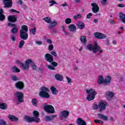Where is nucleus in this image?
Wrapping results in <instances>:
<instances>
[{"label":"nucleus","instance_id":"nucleus-62","mask_svg":"<svg viewBox=\"0 0 125 125\" xmlns=\"http://www.w3.org/2000/svg\"><path fill=\"white\" fill-rule=\"evenodd\" d=\"M62 5L64 7L65 6H68V4L65 2L63 4H62Z\"/></svg>","mask_w":125,"mask_h":125},{"label":"nucleus","instance_id":"nucleus-22","mask_svg":"<svg viewBox=\"0 0 125 125\" xmlns=\"http://www.w3.org/2000/svg\"><path fill=\"white\" fill-rule=\"evenodd\" d=\"M8 108V106H7V104L0 103V109L2 110H7Z\"/></svg>","mask_w":125,"mask_h":125},{"label":"nucleus","instance_id":"nucleus-26","mask_svg":"<svg viewBox=\"0 0 125 125\" xmlns=\"http://www.w3.org/2000/svg\"><path fill=\"white\" fill-rule=\"evenodd\" d=\"M50 90H51L52 94L54 95H56L58 93V91L56 89V88L55 87L52 86L50 87Z\"/></svg>","mask_w":125,"mask_h":125},{"label":"nucleus","instance_id":"nucleus-21","mask_svg":"<svg viewBox=\"0 0 125 125\" xmlns=\"http://www.w3.org/2000/svg\"><path fill=\"white\" fill-rule=\"evenodd\" d=\"M77 124L78 125H86V123L82 118H78L77 119Z\"/></svg>","mask_w":125,"mask_h":125},{"label":"nucleus","instance_id":"nucleus-1","mask_svg":"<svg viewBox=\"0 0 125 125\" xmlns=\"http://www.w3.org/2000/svg\"><path fill=\"white\" fill-rule=\"evenodd\" d=\"M87 49H89L90 51H93V53H97L99 52L98 54L100 53H103V50H101V47L98 46L97 42H95L93 45L92 44H89L86 46Z\"/></svg>","mask_w":125,"mask_h":125},{"label":"nucleus","instance_id":"nucleus-7","mask_svg":"<svg viewBox=\"0 0 125 125\" xmlns=\"http://www.w3.org/2000/svg\"><path fill=\"white\" fill-rule=\"evenodd\" d=\"M44 109L48 114H54L55 110L54 107L51 104H47L44 106Z\"/></svg>","mask_w":125,"mask_h":125},{"label":"nucleus","instance_id":"nucleus-18","mask_svg":"<svg viewBox=\"0 0 125 125\" xmlns=\"http://www.w3.org/2000/svg\"><path fill=\"white\" fill-rule=\"evenodd\" d=\"M67 29L69 32H76L77 31V26L74 24H69Z\"/></svg>","mask_w":125,"mask_h":125},{"label":"nucleus","instance_id":"nucleus-15","mask_svg":"<svg viewBox=\"0 0 125 125\" xmlns=\"http://www.w3.org/2000/svg\"><path fill=\"white\" fill-rule=\"evenodd\" d=\"M33 62V61L31 59H28L25 61V64L23 63V70H29V68L30 66L29 65L31 64V63Z\"/></svg>","mask_w":125,"mask_h":125},{"label":"nucleus","instance_id":"nucleus-8","mask_svg":"<svg viewBox=\"0 0 125 125\" xmlns=\"http://www.w3.org/2000/svg\"><path fill=\"white\" fill-rule=\"evenodd\" d=\"M94 36L96 39H98V40H104L107 38V35H106V34L98 32H95L94 33Z\"/></svg>","mask_w":125,"mask_h":125},{"label":"nucleus","instance_id":"nucleus-2","mask_svg":"<svg viewBox=\"0 0 125 125\" xmlns=\"http://www.w3.org/2000/svg\"><path fill=\"white\" fill-rule=\"evenodd\" d=\"M112 78L110 76H106L104 79V77L102 75H100L99 77L98 83L99 84H101V83H103L104 86H107V85H109L111 83V80Z\"/></svg>","mask_w":125,"mask_h":125},{"label":"nucleus","instance_id":"nucleus-60","mask_svg":"<svg viewBox=\"0 0 125 125\" xmlns=\"http://www.w3.org/2000/svg\"><path fill=\"white\" fill-rule=\"evenodd\" d=\"M118 7H125V5L124 4H118Z\"/></svg>","mask_w":125,"mask_h":125},{"label":"nucleus","instance_id":"nucleus-20","mask_svg":"<svg viewBox=\"0 0 125 125\" xmlns=\"http://www.w3.org/2000/svg\"><path fill=\"white\" fill-rule=\"evenodd\" d=\"M8 118L11 122H18V118L16 117L14 115H8Z\"/></svg>","mask_w":125,"mask_h":125},{"label":"nucleus","instance_id":"nucleus-36","mask_svg":"<svg viewBox=\"0 0 125 125\" xmlns=\"http://www.w3.org/2000/svg\"><path fill=\"white\" fill-rule=\"evenodd\" d=\"M30 34H32L35 36L36 35V33H37V28L36 27L34 28H31L30 30Z\"/></svg>","mask_w":125,"mask_h":125},{"label":"nucleus","instance_id":"nucleus-25","mask_svg":"<svg viewBox=\"0 0 125 125\" xmlns=\"http://www.w3.org/2000/svg\"><path fill=\"white\" fill-rule=\"evenodd\" d=\"M77 27L79 28V29H83L85 27V25H84V23L82 21H79L77 25Z\"/></svg>","mask_w":125,"mask_h":125},{"label":"nucleus","instance_id":"nucleus-57","mask_svg":"<svg viewBox=\"0 0 125 125\" xmlns=\"http://www.w3.org/2000/svg\"><path fill=\"white\" fill-rule=\"evenodd\" d=\"M32 70H34L35 71H36L37 69V66L36 65V64H33L32 65Z\"/></svg>","mask_w":125,"mask_h":125},{"label":"nucleus","instance_id":"nucleus-63","mask_svg":"<svg viewBox=\"0 0 125 125\" xmlns=\"http://www.w3.org/2000/svg\"><path fill=\"white\" fill-rule=\"evenodd\" d=\"M98 107H99L98 105L97 104L94 105V109H95L96 110H97V109H98Z\"/></svg>","mask_w":125,"mask_h":125},{"label":"nucleus","instance_id":"nucleus-32","mask_svg":"<svg viewBox=\"0 0 125 125\" xmlns=\"http://www.w3.org/2000/svg\"><path fill=\"white\" fill-rule=\"evenodd\" d=\"M16 63L18 65H20V66H21V69L22 70H23L24 63L21 62L20 60H17L16 62Z\"/></svg>","mask_w":125,"mask_h":125},{"label":"nucleus","instance_id":"nucleus-13","mask_svg":"<svg viewBox=\"0 0 125 125\" xmlns=\"http://www.w3.org/2000/svg\"><path fill=\"white\" fill-rule=\"evenodd\" d=\"M92 7V11L94 13H97L99 11V6L96 3H92L91 4Z\"/></svg>","mask_w":125,"mask_h":125},{"label":"nucleus","instance_id":"nucleus-47","mask_svg":"<svg viewBox=\"0 0 125 125\" xmlns=\"http://www.w3.org/2000/svg\"><path fill=\"white\" fill-rule=\"evenodd\" d=\"M5 19V16L4 15L0 14V21H2Z\"/></svg>","mask_w":125,"mask_h":125},{"label":"nucleus","instance_id":"nucleus-24","mask_svg":"<svg viewBox=\"0 0 125 125\" xmlns=\"http://www.w3.org/2000/svg\"><path fill=\"white\" fill-rule=\"evenodd\" d=\"M119 18L120 20L122 21L123 23H125V14H124V13L120 12L119 13Z\"/></svg>","mask_w":125,"mask_h":125},{"label":"nucleus","instance_id":"nucleus-44","mask_svg":"<svg viewBox=\"0 0 125 125\" xmlns=\"http://www.w3.org/2000/svg\"><path fill=\"white\" fill-rule=\"evenodd\" d=\"M44 19L47 23H51L52 22L51 19L49 17L45 18Z\"/></svg>","mask_w":125,"mask_h":125},{"label":"nucleus","instance_id":"nucleus-59","mask_svg":"<svg viewBox=\"0 0 125 125\" xmlns=\"http://www.w3.org/2000/svg\"><path fill=\"white\" fill-rule=\"evenodd\" d=\"M46 42H48V43H49L50 44H51V43H52V41L50 39H47L46 40Z\"/></svg>","mask_w":125,"mask_h":125},{"label":"nucleus","instance_id":"nucleus-48","mask_svg":"<svg viewBox=\"0 0 125 125\" xmlns=\"http://www.w3.org/2000/svg\"><path fill=\"white\" fill-rule=\"evenodd\" d=\"M65 79H66L68 83H72V79H71V78L66 76L65 77Z\"/></svg>","mask_w":125,"mask_h":125},{"label":"nucleus","instance_id":"nucleus-29","mask_svg":"<svg viewBox=\"0 0 125 125\" xmlns=\"http://www.w3.org/2000/svg\"><path fill=\"white\" fill-rule=\"evenodd\" d=\"M20 32H24L28 33V26L26 25H23L21 26V30Z\"/></svg>","mask_w":125,"mask_h":125},{"label":"nucleus","instance_id":"nucleus-64","mask_svg":"<svg viewBox=\"0 0 125 125\" xmlns=\"http://www.w3.org/2000/svg\"><path fill=\"white\" fill-rule=\"evenodd\" d=\"M94 23H98V20L95 19L93 20Z\"/></svg>","mask_w":125,"mask_h":125},{"label":"nucleus","instance_id":"nucleus-42","mask_svg":"<svg viewBox=\"0 0 125 125\" xmlns=\"http://www.w3.org/2000/svg\"><path fill=\"white\" fill-rule=\"evenodd\" d=\"M48 69H49V70H52V71H54V70H55V67H54V66H53V65H48L47 66Z\"/></svg>","mask_w":125,"mask_h":125},{"label":"nucleus","instance_id":"nucleus-11","mask_svg":"<svg viewBox=\"0 0 125 125\" xmlns=\"http://www.w3.org/2000/svg\"><path fill=\"white\" fill-rule=\"evenodd\" d=\"M70 112L68 110H63L60 112V117L62 119H68Z\"/></svg>","mask_w":125,"mask_h":125},{"label":"nucleus","instance_id":"nucleus-61","mask_svg":"<svg viewBox=\"0 0 125 125\" xmlns=\"http://www.w3.org/2000/svg\"><path fill=\"white\" fill-rule=\"evenodd\" d=\"M57 117V115L56 114L53 115L51 116V119H52V120L53 119H54V118H56Z\"/></svg>","mask_w":125,"mask_h":125},{"label":"nucleus","instance_id":"nucleus-38","mask_svg":"<svg viewBox=\"0 0 125 125\" xmlns=\"http://www.w3.org/2000/svg\"><path fill=\"white\" fill-rule=\"evenodd\" d=\"M11 33H13V34H16L17 32H18V28L17 27H13L11 30Z\"/></svg>","mask_w":125,"mask_h":125},{"label":"nucleus","instance_id":"nucleus-56","mask_svg":"<svg viewBox=\"0 0 125 125\" xmlns=\"http://www.w3.org/2000/svg\"><path fill=\"white\" fill-rule=\"evenodd\" d=\"M17 3L18 4H20V5H22L23 4V1L21 0H18Z\"/></svg>","mask_w":125,"mask_h":125},{"label":"nucleus","instance_id":"nucleus-17","mask_svg":"<svg viewBox=\"0 0 125 125\" xmlns=\"http://www.w3.org/2000/svg\"><path fill=\"white\" fill-rule=\"evenodd\" d=\"M8 20L11 23H15L17 21V16L10 15L8 17Z\"/></svg>","mask_w":125,"mask_h":125},{"label":"nucleus","instance_id":"nucleus-16","mask_svg":"<svg viewBox=\"0 0 125 125\" xmlns=\"http://www.w3.org/2000/svg\"><path fill=\"white\" fill-rule=\"evenodd\" d=\"M15 86L17 89L22 90L24 88V83L21 81H19L15 84Z\"/></svg>","mask_w":125,"mask_h":125},{"label":"nucleus","instance_id":"nucleus-9","mask_svg":"<svg viewBox=\"0 0 125 125\" xmlns=\"http://www.w3.org/2000/svg\"><path fill=\"white\" fill-rule=\"evenodd\" d=\"M3 3L4 4V8H10L13 5L12 0H3Z\"/></svg>","mask_w":125,"mask_h":125},{"label":"nucleus","instance_id":"nucleus-53","mask_svg":"<svg viewBox=\"0 0 125 125\" xmlns=\"http://www.w3.org/2000/svg\"><path fill=\"white\" fill-rule=\"evenodd\" d=\"M54 46H53V44H51L48 47V50L49 51H52V50H53Z\"/></svg>","mask_w":125,"mask_h":125},{"label":"nucleus","instance_id":"nucleus-51","mask_svg":"<svg viewBox=\"0 0 125 125\" xmlns=\"http://www.w3.org/2000/svg\"><path fill=\"white\" fill-rule=\"evenodd\" d=\"M7 26L8 27H14V28L15 27H16V24L9 22L8 23Z\"/></svg>","mask_w":125,"mask_h":125},{"label":"nucleus","instance_id":"nucleus-30","mask_svg":"<svg viewBox=\"0 0 125 125\" xmlns=\"http://www.w3.org/2000/svg\"><path fill=\"white\" fill-rule=\"evenodd\" d=\"M11 69L13 73H20V69L16 66H13Z\"/></svg>","mask_w":125,"mask_h":125},{"label":"nucleus","instance_id":"nucleus-43","mask_svg":"<svg viewBox=\"0 0 125 125\" xmlns=\"http://www.w3.org/2000/svg\"><path fill=\"white\" fill-rule=\"evenodd\" d=\"M45 122H50V121H52V120L50 116H45Z\"/></svg>","mask_w":125,"mask_h":125},{"label":"nucleus","instance_id":"nucleus-54","mask_svg":"<svg viewBox=\"0 0 125 125\" xmlns=\"http://www.w3.org/2000/svg\"><path fill=\"white\" fill-rule=\"evenodd\" d=\"M92 17V13H89L86 16L87 19H90Z\"/></svg>","mask_w":125,"mask_h":125},{"label":"nucleus","instance_id":"nucleus-10","mask_svg":"<svg viewBox=\"0 0 125 125\" xmlns=\"http://www.w3.org/2000/svg\"><path fill=\"white\" fill-rule=\"evenodd\" d=\"M44 58L45 60L46 61V62H48V63H51V62L54 61L53 56L49 53L45 54L44 55Z\"/></svg>","mask_w":125,"mask_h":125},{"label":"nucleus","instance_id":"nucleus-34","mask_svg":"<svg viewBox=\"0 0 125 125\" xmlns=\"http://www.w3.org/2000/svg\"><path fill=\"white\" fill-rule=\"evenodd\" d=\"M83 16H82V15L81 14H77L75 15L73 19L75 20H77V19H80L81 18H82Z\"/></svg>","mask_w":125,"mask_h":125},{"label":"nucleus","instance_id":"nucleus-45","mask_svg":"<svg viewBox=\"0 0 125 125\" xmlns=\"http://www.w3.org/2000/svg\"><path fill=\"white\" fill-rule=\"evenodd\" d=\"M51 64L53 67H57L58 66V63L56 62H51Z\"/></svg>","mask_w":125,"mask_h":125},{"label":"nucleus","instance_id":"nucleus-28","mask_svg":"<svg viewBox=\"0 0 125 125\" xmlns=\"http://www.w3.org/2000/svg\"><path fill=\"white\" fill-rule=\"evenodd\" d=\"M50 23L49 26V29H52L53 27H55V26L57 25V22H56V21H53Z\"/></svg>","mask_w":125,"mask_h":125},{"label":"nucleus","instance_id":"nucleus-40","mask_svg":"<svg viewBox=\"0 0 125 125\" xmlns=\"http://www.w3.org/2000/svg\"><path fill=\"white\" fill-rule=\"evenodd\" d=\"M49 3H50V6H52L54 5V4H56L57 2H56L55 0H51L49 1Z\"/></svg>","mask_w":125,"mask_h":125},{"label":"nucleus","instance_id":"nucleus-31","mask_svg":"<svg viewBox=\"0 0 125 125\" xmlns=\"http://www.w3.org/2000/svg\"><path fill=\"white\" fill-rule=\"evenodd\" d=\"M31 103L33 106L38 105V100L36 98H34L32 99Z\"/></svg>","mask_w":125,"mask_h":125},{"label":"nucleus","instance_id":"nucleus-37","mask_svg":"<svg viewBox=\"0 0 125 125\" xmlns=\"http://www.w3.org/2000/svg\"><path fill=\"white\" fill-rule=\"evenodd\" d=\"M106 95L108 97H110V98H113L115 94L112 92H107L106 93Z\"/></svg>","mask_w":125,"mask_h":125},{"label":"nucleus","instance_id":"nucleus-14","mask_svg":"<svg viewBox=\"0 0 125 125\" xmlns=\"http://www.w3.org/2000/svg\"><path fill=\"white\" fill-rule=\"evenodd\" d=\"M20 37L21 39V40H23V41H26L28 40V38L29 37L28 32L20 31Z\"/></svg>","mask_w":125,"mask_h":125},{"label":"nucleus","instance_id":"nucleus-52","mask_svg":"<svg viewBox=\"0 0 125 125\" xmlns=\"http://www.w3.org/2000/svg\"><path fill=\"white\" fill-rule=\"evenodd\" d=\"M11 40L12 42H15V41H16V38L15 37L14 35H12L11 36Z\"/></svg>","mask_w":125,"mask_h":125},{"label":"nucleus","instance_id":"nucleus-23","mask_svg":"<svg viewBox=\"0 0 125 125\" xmlns=\"http://www.w3.org/2000/svg\"><path fill=\"white\" fill-rule=\"evenodd\" d=\"M80 40L82 42V43H83V45H86V37L84 36H81Z\"/></svg>","mask_w":125,"mask_h":125},{"label":"nucleus","instance_id":"nucleus-27","mask_svg":"<svg viewBox=\"0 0 125 125\" xmlns=\"http://www.w3.org/2000/svg\"><path fill=\"white\" fill-rule=\"evenodd\" d=\"M97 115H98V117H99V118H100L102 120H103L104 121H107L108 120V117H107V116H106L103 114L98 113L97 114Z\"/></svg>","mask_w":125,"mask_h":125},{"label":"nucleus","instance_id":"nucleus-35","mask_svg":"<svg viewBox=\"0 0 125 125\" xmlns=\"http://www.w3.org/2000/svg\"><path fill=\"white\" fill-rule=\"evenodd\" d=\"M11 79L12 80V81H13V82H17L19 81V78H18V77L15 75H13L12 76Z\"/></svg>","mask_w":125,"mask_h":125},{"label":"nucleus","instance_id":"nucleus-58","mask_svg":"<svg viewBox=\"0 0 125 125\" xmlns=\"http://www.w3.org/2000/svg\"><path fill=\"white\" fill-rule=\"evenodd\" d=\"M36 43L37 44H38V45H42V41H37Z\"/></svg>","mask_w":125,"mask_h":125},{"label":"nucleus","instance_id":"nucleus-4","mask_svg":"<svg viewBox=\"0 0 125 125\" xmlns=\"http://www.w3.org/2000/svg\"><path fill=\"white\" fill-rule=\"evenodd\" d=\"M86 92L88 95L87 96V100L91 101L95 98V95L97 94V92L95 91V89L91 88L89 90H86Z\"/></svg>","mask_w":125,"mask_h":125},{"label":"nucleus","instance_id":"nucleus-12","mask_svg":"<svg viewBox=\"0 0 125 125\" xmlns=\"http://www.w3.org/2000/svg\"><path fill=\"white\" fill-rule=\"evenodd\" d=\"M106 106H107L106 102L104 101L100 102L99 104V112L101 113L102 111H104L106 109Z\"/></svg>","mask_w":125,"mask_h":125},{"label":"nucleus","instance_id":"nucleus-6","mask_svg":"<svg viewBox=\"0 0 125 125\" xmlns=\"http://www.w3.org/2000/svg\"><path fill=\"white\" fill-rule=\"evenodd\" d=\"M16 98L20 103L24 102V94L21 92H16L14 94Z\"/></svg>","mask_w":125,"mask_h":125},{"label":"nucleus","instance_id":"nucleus-50","mask_svg":"<svg viewBox=\"0 0 125 125\" xmlns=\"http://www.w3.org/2000/svg\"><path fill=\"white\" fill-rule=\"evenodd\" d=\"M10 12H11V13H12L13 12H16V13H20V12L17 11L16 10L14 9H11L9 10Z\"/></svg>","mask_w":125,"mask_h":125},{"label":"nucleus","instance_id":"nucleus-49","mask_svg":"<svg viewBox=\"0 0 125 125\" xmlns=\"http://www.w3.org/2000/svg\"><path fill=\"white\" fill-rule=\"evenodd\" d=\"M50 53L52 56H54V57H57V53H56V52L54 51H51Z\"/></svg>","mask_w":125,"mask_h":125},{"label":"nucleus","instance_id":"nucleus-41","mask_svg":"<svg viewBox=\"0 0 125 125\" xmlns=\"http://www.w3.org/2000/svg\"><path fill=\"white\" fill-rule=\"evenodd\" d=\"M33 115L34 116V117H39L40 113L37 110H34L33 111Z\"/></svg>","mask_w":125,"mask_h":125},{"label":"nucleus","instance_id":"nucleus-55","mask_svg":"<svg viewBox=\"0 0 125 125\" xmlns=\"http://www.w3.org/2000/svg\"><path fill=\"white\" fill-rule=\"evenodd\" d=\"M101 3H102V4H103V5H105V4H106V3H107V0H102L101 1Z\"/></svg>","mask_w":125,"mask_h":125},{"label":"nucleus","instance_id":"nucleus-33","mask_svg":"<svg viewBox=\"0 0 125 125\" xmlns=\"http://www.w3.org/2000/svg\"><path fill=\"white\" fill-rule=\"evenodd\" d=\"M24 44H25V41L24 40H21L19 43L18 47L19 48H22V47H23V46H24Z\"/></svg>","mask_w":125,"mask_h":125},{"label":"nucleus","instance_id":"nucleus-19","mask_svg":"<svg viewBox=\"0 0 125 125\" xmlns=\"http://www.w3.org/2000/svg\"><path fill=\"white\" fill-rule=\"evenodd\" d=\"M55 78L57 81H59L60 82H62L64 80V77L62 75L57 74L55 75Z\"/></svg>","mask_w":125,"mask_h":125},{"label":"nucleus","instance_id":"nucleus-3","mask_svg":"<svg viewBox=\"0 0 125 125\" xmlns=\"http://www.w3.org/2000/svg\"><path fill=\"white\" fill-rule=\"evenodd\" d=\"M41 91L39 92V96L41 98H45L46 99H48L50 97V95L48 92L49 91L48 88L45 86H42L41 88Z\"/></svg>","mask_w":125,"mask_h":125},{"label":"nucleus","instance_id":"nucleus-39","mask_svg":"<svg viewBox=\"0 0 125 125\" xmlns=\"http://www.w3.org/2000/svg\"><path fill=\"white\" fill-rule=\"evenodd\" d=\"M65 24H71L72 23V20L70 18H67L65 20Z\"/></svg>","mask_w":125,"mask_h":125},{"label":"nucleus","instance_id":"nucleus-5","mask_svg":"<svg viewBox=\"0 0 125 125\" xmlns=\"http://www.w3.org/2000/svg\"><path fill=\"white\" fill-rule=\"evenodd\" d=\"M24 120H25L26 122H27L28 123H32L33 122V123H40L41 119L39 118V117H32L30 118L29 116H25L24 117Z\"/></svg>","mask_w":125,"mask_h":125},{"label":"nucleus","instance_id":"nucleus-46","mask_svg":"<svg viewBox=\"0 0 125 125\" xmlns=\"http://www.w3.org/2000/svg\"><path fill=\"white\" fill-rule=\"evenodd\" d=\"M0 125H7V124L3 119H1L0 121Z\"/></svg>","mask_w":125,"mask_h":125}]
</instances>
